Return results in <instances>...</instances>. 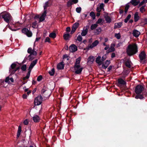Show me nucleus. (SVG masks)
Wrapping results in <instances>:
<instances>
[{"label": "nucleus", "mask_w": 147, "mask_h": 147, "mask_svg": "<svg viewBox=\"0 0 147 147\" xmlns=\"http://www.w3.org/2000/svg\"><path fill=\"white\" fill-rule=\"evenodd\" d=\"M138 47L135 44L128 45L126 49V53L129 56H131L136 54L138 51Z\"/></svg>", "instance_id": "f257e3e1"}, {"label": "nucleus", "mask_w": 147, "mask_h": 147, "mask_svg": "<svg viewBox=\"0 0 147 147\" xmlns=\"http://www.w3.org/2000/svg\"><path fill=\"white\" fill-rule=\"evenodd\" d=\"M51 94L50 91L46 88H43L42 90V95L45 99L49 97Z\"/></svg>", "instance_id": "f03ea898"}, {"label": "nucleus", "mask_w": 147, "mask_h": 147, "mask_svg": "<svg viewBox=\"0 0 147 147\" xmlns=\"http://www.w3.org/2000/svg\"><path fill=\"white\" fill-rule=\"evenodd\" d=\"M139 57L140 62L143 64L144 63V60L146 59V54L144 51H141L139 55Z\"/></svg>", "instance_id": "7ed1b4c3"}, {"label": "nucleus", "mask_w": 147, "mask_h": 147, "mask_svg": "<svg viewBox=\"0 0 147 147\" xmlns=\"http://www.w3.org/2000/svg\"><path fill=\"white\" fill-rule=\"evenodd\" d=\"M2 18L6 22L8 23L11 20V17L9 13H7L3 15Z\"/></svg>", "instance_id": "20e7f679"}, {"label": "nucleus", "mask_w": 147, "mask_h": 147, "mask_svg": "<svg viewBox=\"0 0 147 147\" xmlns=\"http://www.w3.org/2000/svg\"><path fill=\"white\" fill-rule=\"evenodd\" d=\"M42 96L41 95L37 97L34 100V105H40L42 102Z\"/></svg>", "instance_id": "39448f33"}, {"label": "nucleus", "mask_w": 147, "mask_h": 147, "mask_svg": "<svg viewBox=\"0 0 147 147\" xmlns=\"http://www.w3.org/2000/svg\"><path fill=\"white\" fill-rule=\"evenodd\" d=\"M27 52L30 54L29 55V57L32 56V55L34 56H36L37 55V52L34 50V48L32 49L31 48L29 47L27 50Z\"/></svg>", "instance_id": "423d86ee"}, {"label": "nucleus", "mask_w": 147, "mask_h": 147, "mask_svg": "<svg viewBox=\"0 0 147 147\" xmlns=\"http://www.w3.org/2000/svg\"><path fill=\"white\" fill-rule=\"evenodd\" d=\"M144 89L143 87L141 85H137L135 88V92L137 94L141 93Z\"/></svg>", "instance_id": "0eeeda50"}, {"label": "nucleus", "mask_w": 147, "mask_h": 147, "mask_svg": "<svg viewBox=\"0 0 147 147\" xmlns=\"http://www.w3.org/2000/svg\"><path fill=\"white\" fill-rule=\"evenodd\" d=\"M74 69L75 70V73L77 74H80L83 68L80 67V65H74Z\"/></svg>", "instance_id": "6e6552de"}, {"label": "nucleus", "mask_w": 147, "mask_h": 147, "mask_svg": "<svg viewBox=\"0 0 147 147\" xmlns=\"http://www.w3.org/2000/svg\"><path fill=\"white\" fill-rule=\"evenodd\" d=\"M22 33L26 34L28 37H30L32 36V33L27 28H24L22 29Z\"/></svg>", "instance_id": "1a4fd4ad"}, {"label": "nucleus", "mask_w": 147, "mask_h": 147, "mask_svg": "<svg viewBox=\"0 0 147 147\" xmlns=\"http://www.w3.org/2000/svg\"><path fill=\"white\" fill-rule=\"evenodd\" d=\"M79 25V24L78 22H76L73 25L71 31V34H73L76 31Z\"/></svg>", "instance_id": "9d476101"}, {"label": "nucleus", "mask_w": 147, "mask_h": 147, "mask_svg": "<svg viewBox=\"0 0 147 147\" xmlns=\"http://www.w3.org/2000/svg\"><path fill=\"white\" fill-rule=\"evenodd\" d=\"M99 43L98 40H96L95 41L93 42L92 43L91 45H88V47L87 49H92L93 47H96Z\"/></svg>", "instance_id": "9b49d317"}, {"label": "nucleus", "mask_w": 147, "mask_h": 147, "mask_svg": "<svg viewBox=\"0 0 147 147\" xmlns=\"http://www.w3.org/2000/svg\"><path fill=\"white\" fill-rule=\"evenodd\" d=\"M46 10L44 11V12L39 18V22L43 21L45 19V17L46 16Z\"/></svg>", "instance_id": "f8f14e48"}, {"label": "nucleus", "mask_w": 147, "mask_h": 147, "mask_svg": "<svg viewBox=\"0 0 147 147\" xmlns=\"http://www.w3.org/2000/svg\"><path fill=\"white\" fill-rule=\"evenodd\" d=\"M69 50L71 52H74L77 50V47L74 44L72 45L69 47Z\"/></svg>", "instance_id": "ddd939ff"}, {"label": "nucleus", "mask_w": 147, "mask_h": 147, "mask_svg": "<svg viewBox=\"0 0 147 147\" xmlns=\"http://www.w3.org/2000/svg\"><path fill=\"white\" fill-rule=\"evenodd\" d=\"M78 0H69L67 3V6L70 7L74 3L76 4L78 2Z\"/></svg>", "instance_id": "4468645a"}, {"label": "nucleus", "mask_w": 147, "mask_h": 147, "mask_svg": "<svg viewBox=\"0 0 147 147\" xmlns=\"http://www.w3.org/2000/svg\"><path fill=\"white\" fill-rule=\"evenodd\" d=\"M37 61V60L36 59L33 61L31 62L29 67L28 70L29 71H31L32 69L34 66L36 64Z\"/></svg>", "instance_id": "2eb2a0df"}, {"label": "nucleus", "mask_w": 147, "mask_h": 147, "mask_svg": "<svg viewBox=\"0 0 147 147\" xmlns=\"http://www.w3.org/2000/svg\"><path fill=\"white\" fill-rule=\"evenodd\" d=\"M88 27L86 26L83 29L81 33L82 36H84L86 35L88 31Z\"/></svg>", "instance_id": "dca6fc26"}, {"label": "nucleus", "mask_w": 147, "mask_h": 147, "mask_svg": "<svg viewBox=\"0 0 147 147\" xmlns=\"http://www.w3.org/2000/svg\"><path fill=\"white\" fill-rule=\"evenodd\" d=\"M140 32L137 30H134L133 31V35L136 37H138L140 35Z\"/></svg>", "instance_id": "f3484780"}, {"label": "nucleus", "mask_w": 147, "mask_h": 147, "mask_svg": "<svg viewBox=\"0 0 147 147\" xmlns=\"http://www.w3.org/2000/svg\"><path fill=\"white\" fill-rule=\"evenodd\" d=\"M110 61L107 60L106 61L105 63L102 65V67L104 69H106L110 64Z\"/></svg>", "instance_id": "a211bd4d"}, {"label": "nucleus", "mask_w": 147, "mask_h": 147, "mask_svg": "<svg viewBox=\"0 0 147 147\" xmlns=\"http://www.w3.org/2000/svg\"><path fill=\"white\" fill-rule=\"evenodd\" d=\"M96 62L99 65L102 64V62L101 59V57L100 56H98L96 59Z\"/></svg>", "instance_id": "6ab92c4d"}, {"label": "nucleus", "mask_w": 147, "mask_h": 147, "mask_svg": "<svg viewBox=\"0 0 147 147\" xmlns=\"http://www.w3.org/2000/svg\"><path fill=\"white\" fill-rule=\"evenodd\" d=\"M104 7V4L103 3H102L99 6V7H97L96 8V11L98 12H100L101 11V9H103Z\"/></svg>", "instance_id": "aec40b11"}, {"label": "nucleus", "mask_w": 147, "mask_h": 147, "mask_svg": "<svg viewBox=\"0 0 147 147\" xmlns=\"http://www.w3.org/2000/svg\"><path fill=\"white\" fill-rule=\"evenodd\" d=\"M63 62H61L58 64L57 66V67L58 69H60L63 68L64 65Z\"/></svg>", "instance_id": "412c9836"}, {"label": "nucleus", "mask_w": 147, "mask_h": 147, "mask_svg": "<svg viewBox=\"0 0 147 147\" xmlns=\"http://www.w3.org/2000/svg\"><path fill=\"white\" fill-rule=\"evenodd\" d=\"M130 3L136 6L140 3L139 0H131Z\"/></svg>", "instance_id": "4be33fe9"}, {"label": "nucleus", "mask_w": 147, "mask_h": 147, "mask_svg": "<svg viewBox=\"0 0 147 147\" xmlns=\"http://www.w3.org/2000/svg\"><path fill=\"white\" fill-rule=\"evenodd\" d=\"M40 119L39 117L37 115H35L33 117V120L35 122H38Z\"/></svg>", "instance_id": "5701e85b"}, {"label": "nucleus", "mask_w": 147, "mask_h": 147, "mask_svg": "<svg viewBox=\"0 0 147 147\" xmlns=\"http://www.w3.org/2000/svg\"><path fill=\"white\" fill-rule=\"evenodd\" d=\"M140 19L139 16H138V13L136 12L134 15V21L135 22H137Z\"/></svg>", "instance_id": "b1692460"}, {"label": "nucleus", "mask_w": 147, "mask_h": 147, "mask_svg": "<svg viewBox=\"0 0 147 147\" xmlns=\"http://www.w3.org/2000/svg\"><path fill=\"white\" fill-rule=\"evenodd\" d=\"M118 83L119 84L122 85H125L126 83L125 81L121 78L118 80Z\"/></svg>", "instance_id": "393cba45"}, {"label": "nucleus", "mask_w": 147, "mask_h": 147, "mask_svg": "<svg viewBox=\"0 0 147 147\" xmlns=\"http://www.w3.org/2000/svg\"><path fill=\"white\" fill-rule=\"evenodd\" d=\"M115 46V45L114 44H112L111 45L110 48L109 49V51L110 52H112L115 51V49L114 47Z\"/></svg>", "instance_id": "a878e982"}, {"label": "nucleus", "mask_w": 147, "mask_h": 147, "mask_svg": "<svg viewBox=\"0 0 147 147\" xmlns=\"http://www.w3.org/2000/svg\"><path fill=\"white\" fill-rule=\"evenodd\" d=\"M122 25L121 22H119L118 23H115L114 27V28H120Z\"/></svg>", "instance_id": "bb28decb"}, {"label": "nucleus", "mask_w": 147, "mask_h": 147, "mask_svg": "<svg viewBox=\"0 0 147 147\" xmlns=\"http://www.w3.org/2000/svg\"><path fill=\"white\" fill-rule=\"evenodd\" d=\"M131 61L129 60H127L125 62V65L129 68H130L131 64Z\"/></svg>", "instance_id": "cd10ccee"}, {"label": "nucleus", "mask_w": 147, "mask_h": 147, "mask_svg": "<svg viewBox=\"0 0 147 147\" xmlns=\"http://www.w3.org/2000/svg\"><path fill=\"white\" fill-rule=\"evenodd\" d=\"M88 62L90 63H93L94 61V59L93 57L90 56L88 59Z\"/></svg>", "instance_id": "c85d7f7f"}, {"label": "nucleus", "mask_w": 147, "mask_h": 147, "mask_svg": "<svg viewBox=\"0 0 147 147\" xmlns=\"http://www.w3.org/2000/svg\"><path fill=\"white\" fill-rule=\"evenodd\" d=\"M21 131V127L20 126H19L18 128V129L17 134V136L18 138L19 137Z\"/></svg>", "instance_id": "c756f323"}, {"label": "nucleus", "mask_w": 147, "mask_h": 147, "mask_svg": "<svg viewBox=\"0 0 147 147\" xmlns=\"http://www.w3.org/2000/svg\"><path fill=\"white\" fill-rule=\"evenodd\" d=\"M16 64L15 63H12L11 65V67L9 69V71L10 72V71L14 70L13 69L15 68L16 67Z\"/></svg>", "instance_id": "7c9ffc66"}, {"label": "nucleus", "mask_w": 147, "mask_h": 147, "mask_svg": "<svg viewBox=\"0 0 147 147\" xmlns=\"http://www.w3.org/2000/svg\"><path fill=\"white\" fill-rule=\"evenodd\" d=\"M105 20L107 23H110L111 21V20L110 18L108 16H105Z\"/></svg>", "instance_id": "2f4dec72"}, {"label": "nucleus", "mask_w": 147, "mask_h": 147, "mask_svg": "<svg viewBox=\"0 0 147 147\" xmlns=\"http://www.w3.org/2000/svg\"><path fill=\"white\" fill-rule=\"evenodd\" d=\"M70 35L69 34H65L63 35L64 38L65 40H67L69 39Z\"/></svg>", "instance_id": "473e14b6"}, {"label": "nucleus", "mask_w": 147, "mask_h": 147, "mask_svg": "<svg viewBox=\"0 0 147 147\" xmlns=\"http://www.w3.org/2000/svg\"><path fill=\"white\" fill-rule=\"evenodd\" d=\"M31 71H30L29 70L28 72L27 73L26 76L23 78V79L24 80H25L26 79H28L29 78Z\"/></svg>", "instance_id": "72a5a7b5"}, {"label": "nucleus", "mask_w": 147, "mask_h": 147, "mask_svg": "<svg viewBox=\"0 0 147 147\" xmlns=\"http://www.w3.org/2000/svg\"><path fill=\"white\" fill-rule=\"evenodd\" d=\"M56 34L54 32H52L49 35V36L50 37L53 38H55L56 37Z\"/></svg>", "instance_id": "f704fd0d"}, {"label": "nucleus", "mask_w": 147, "mask_h": 147, "mask_svg": "<svg viewBox=\"0 0 147 147\" xmlns=\"http://www.w3.org/2000/svg\"><path fill=\"white\" fill-rule=\"evenodd\" d=\"M98 26L97 24L92 25L90 27V29L91 30H93L96 28Z\"/></svg>", "instance_id": "c9c22d12"}, {"label": "nucleus", "mask_w": 147, "mask_h": 147, "mask_svg": "<svg viewBox=\"0 0 147 147\" xmlns=\"http://www.w3.org/2000/svg\"><path fill=\"white\" fill-rule=\"evenodd\" d=\"M80 58H78L77 59H76V62L75 63V65H80Z\"/></svg>", "instance_id": "e433bc0d"}, {"label": "nucleus", "mask_w": 147, "mask_h": 147, "mask_svg": "<svg viewBox=\"0 0 147 147\" xmlns=\"http://www.w3.org/2000/svg\"><path fill=\"white\" fill-rule=\"evenodd\" d=\"M90 14V16L93 19H94L95 18V15L94 12H91Z\"/></svg>", "instance_id": "4c0bfd02"}, {"label": "nucleus", "mask_w": 147, "mask_h": 147, "mask_svg": "<svg viewBox=\"0 0 147 147\" xmlns=\"http://www.w3.org/2000/svg\"><path fill=\"white\" fill-rule=\"evenodd\" d=\"M131 15L130 14H129L126 17V18L124 20V22L125 23H127L128 22V20L130 19L131 18Z\"/></svg>", "instance_id": "58836bf2"}, {"label": "nucleus", "mask_w": 147, "mask_h": 147, "mask_svg": "<svg viewBox=\"0 0 147 147\" xmlns=\"http://www.w3.org/2000/svg\"><path fill=\"white\" fill-rule=\"evenodd\" d=\"M55 73V70L54 68H53L51 71H49V73L51 76H53Z\"/></svg>", "instance_id": "ea45409f"}, {"label": "nucleus", "mask_w": 147, "mask_h": 147, "mask_svg": "<svg viewBox=\"0 0 147 147\" xmlns=\"http://www.w3.org/2000/svg\"><path fill=\"white\" fill-rule=\"evenodd\" d=\"M20 68L19 67H16L15 69H14V70H11L10 71V73L11 74H13L17 70L19 69Z\"/></svg>", "instance_id": "a19ab883"}, {"label": "nucleus", "mask_w": 147, "mask_h": 147, "mask_svg": "<svg viewBox=\"0 0 147 147\" xmlns=\"http://www.w3.org/2000/svg\"><path fill=\"white\" fill-rule=\"evenodd\" d=\"M21 69L23 71H25L26 68V65H23L21 68Z\"/></svg>", "instance_id": "79ce46f5"}, {"label": "nucleus", "mask_w": 147, "mask_h": 147, "mask_svg": "<svg viewBox=\"0 0 147 147\" xmlns=\"http://www.w3.org/2000/svg\"><path fill=\"white\" fill-rule=\"evenodd\" d=\"M49 6V2L48 1L46 2L45 3V5L44 6V11L46 10V9Z\"/></svg>", "instance_id": "37998d69"}, {"label": "nucleus", "mask_w": 147, "mask_h": 147, "mask_svg": "<svg viewBox=\"0 0 147 147\" xmlns=\"http://www.w3.org/2000/svg\"><path fill=\"white\" fill-rule=\"evenodd\" d=\"M115 36L117 39H119L121 38V36L119 33L118 34H115Z\"/></svg>", "instance_id": "c03bdc74"}, {"label": "nucleus", "mask_w": 147, "mask_h": 147, "mask_svg": "<svg viewBox=\"0 0 147 147\" xmlns=\"http://www.w3.org/2000/svg\"><path fill=\"white\" fill-rule=\"evenodd\" d=\"M147 2V1L146 0H143L140 3V4H139V6H140L141 5H143L145 3Z\"/></svg>", "instance_id": "a18cd8bd"}, {"label": "nucleus", "mask_w": 147, "mask_h": 147, "mask_svg": "<svg viewBox=\"0 0 147 147\" xmlns=\"http://www.w3.org/2000/svg\"><path fill=\"white\" fill-rule=\"evenodd\" d=\"M82 36L80 35H78L77 38V40L78 41L80 42L82 40Z\"/></svg>", "instance_id": "49530a36"}, {"label": "nucleus", "mask_w": 147, "mask_h": 147, "mask_svg": "<svg viewBox=\"0 0 147 147\" xmlns=\"http://www.w3.org/2000/svg\"><path fill=\"white\" fill-rule=\"evenodd\" d=\"M145 6H143L142 7H141L140 9V12H141L142 13H143L145 11V9L144 8Z\"/></svg>", "instance_id": "de8ad7c7"}, {"label": "nucleus", "mask_w": 147, "mask_h": 147, "mask_svg": "<svg viewBox=\"0 0 147 147\" xmlns=\"http://www.w3.org/2000/svg\"><path fill=\"white\" fill-rule=\"evenodd\" d=\"M135 98L136 99H142L143 98V96L142 95H137L135 97Z\"/></svg>", "instance_id": "09e8293b"}, {"label": "nucleus", "mask_w": 147, "mask_h": 147, "mask_svg": "<svg viewBox=\"0 0 147 147\" xmlns=\"http://www.w3.org/2000/svg\"><path fill=\"white\" fill-rule=\"evenodd\" d=\"M81 10V8L80 7H77L76 9V12L78 13H80Z\"/></svg>", "instance_id": "8fccbe9b"}, {"label": "nucleus", "mask_w": 147, "mask_h": 147, "mask_svg": "<svg viewBox=\"0 0 147 147\" xmlns=\"http://www.w3.org/2000/svg\"><path fill=\"white\" fill-rule=\"evenodd\" d=\"M107 58V56L106 55H104L102 57V61L103 62L104 60H105Z\"/></svg>", "instance_id": "3c124183"}, {"label": "nucleus", "mask_w": 147, "mask_h": 147, "mask_svg": "<svg viewBox=\"0 0 147 147\" xmlns=\"http://www.w3.org/2000/svg\"><path fill=\"white\" fill-rule=\"evenodd\" d=\"M129 6L128 5H127L126 6L125 8V13H127V12L128 11V10L129 9Z\"/></svg>", "instance_id": "603ef678"}, {"label": "nucleus", "mask_w": 147, "mask_h": 147, "mask_svg": "<svg viewBox=\"0 0 147 147\" xmlns=\"http://www.w3.org/2000/svg\"><path fill=\"white\" fill-rule=\"evenodd\" d=\"M9 80H10L9 78V77H7V78H6L5 79V82H7L8 83H10V82L9 81Z\"/></svg>", "instance_id": "864d4df0"}, {"label": "nucleus", "mask_w": 147, "mask_h": 147, "mask_svg": "<svg viewBox=\"0 0 147 147\" xmlns=\"http://www.w3.org/2000/svg\"><path fill=\"white\" fill-rule=\"evenodd\" d=\"M42 79V77L40 75L38 76L37 78V80L38 81H40Z\"/></svg>", "instance_id": "5fc2aeb1"}, {"label": "nucleus", "mask_w": 147, "mask_h": 147, "mask_svg": "<svg viewBox=\"0 0 147 147\" xmlns=\"http://www.w3.org/2000/svg\"><path fill=\"white\" fill-rule=\"evenodd\" d=\"M96 31L97 32L98 34L101 31V29L100 28H99L96 29Z\"/></svg>", "instance_id": "6e6d98bb"}, {"label": "nucleus", "mask_w": 147, "mask_h": 147, "mask_svg": "<svg viewBox=\"0 0 147 147\" xmlns=\"http://www.w3.org/2000/svg\"><path fill=\"white\" fill-rule=\"evenodd\" d=\"M36 24L37 23L36 21L33 22L32 23V27L33 28H35L36 25Z\"/></svg>", "instance_id": "4d7b16f0"}, {"label": "nucleus", "mask_w": 147, "mask_h": 147, "mask_svg": "<svg viewBox=\"0 0 147 147\" xmlns=\"http://www.w3.org/2000/svg\"><path fill=\"white\" fill-rule=\"evenodd\" d=\"M45 42H50V38L48 37H47L46 38L45 40Z\"/></svg>", "instance_id": "13d9d810"}, {"label": "nucleus", "mask_w": 147, "mask_h": 147, "mask_svg": "<svg viewBox=\"0 0 147 147\" xmlns=\"http://www.w3.org/2000/svg\"><path fill=\"white\" fill-rule=\"evenodd\" d=\"M102 19L99 18L96 22V24H100L102 22Z\"/></svg>", "instance_id": "bf43d9fd"}, {"label": "nucleus", "mask_w": 147, "mask_h": 147, "mask_svg": "<svg viewBox=\"0 0 147 147\" xmlns=\"http://www.w3.org/2000/svg\"><path fill=\"white\" fill-rule=\"evenodd\" d=\"M28 121L27 119L25 120L24 121V123L25 125H27L28 124Z\"/></svg>", "instance_id": "052dcab7"}, {"label": "nucleus", "mask_w": 147, "mask_h": 147, "mask_svg": "<svg viewBox=\"0 0 147 147\" xmlns=\"http://www.w3.org/2000/svg\"><path fill=\"white\" fill-rule=\"evenodd\" d=\"M71 30L70 28L69 27H67L66 28V31L67 32H69Z\"/></svg>", "instance_id": "680f3d73"}, {"label": "nucleus", "mask_w": 147, "mask_h": 147, "mask_svg": "<svg viewBox=\"0 0 147 147\" xmlns=\"http://www.w3.org/2000/svg\"><path fill=\"white\" fill-rule=\"evenodd\" d=\"M33 55H32V56H31V57L28 56L29 57V60L30 61H32L34 58V57H33Z\"/></svg>", "instance_id": "e2e57ef3"}, {"label": "nucleus", "mask_w": 147, "mask_h": 147, "mask_svg": "<svg viewBox=\"0 0 147 147\" xmlns=\"http://www.w3.org/2000/svg\"><path fill=\"white\" fill-rule=\"evenodd\" d=\"M115 54L114 53H113L111 54V57L112 58H114L115 57Z\"/></svg>", "instance_id": "0e129e2a"}, {"label": "nucleus", "mask_w": 147, "mask_h": 147, "mask_svg": "<svg viewBox=\"0 0 147 147\" xmlns=\"http://www.w3.org/2000/svg\"><path fill=\"white\" fill-rule=\"evenodd\" d=\"M122 45V43H118L117 45V47H120V46H121Z\"/></svg>", "instance_id": "69168bd1"}, {"label": "nucleus", "mask_w": 147, "mask_h": 147, "mask_svg": "<svg viewBox=\"0 0 147 147\" xmlns=\"http://www.w3.org/2000/svg\"><path fill=\"white\" fill-rule=\"evenodd\" d=\"M68 58V56L67 55H63V59L67 58Z\"/></svg>", "instance_id": "338daca9"}, {"label": "nucleus", "mask_w": 147, "mask_h": 147, "mask_svg": "<svg viewBox=\"0 0 147 147\" xmlns=\"http://www.w3.org/2000/svg\"><path fill=\"white\" fill-rule=\"evenodd\" d=\"M27 95H26V94H24L23 95V96H22V97H23V98H24V99H25V98H27Z\"/></svg>", "instance_id": "774afa93"}]
</instances>
